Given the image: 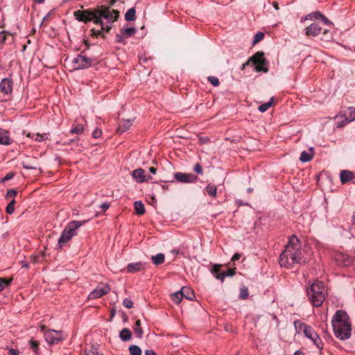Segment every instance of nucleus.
<instances>
[{
	"label": "nucleus",
	"mask_w": 355,
	"mask_h": 355,
	"mask_svg": "<svg viewBox=\"0 0 355 355\" xmlns=\"http://www.w3.org/2000/svg\"><path fill=\"white\" fill-rule=\"evenodd\" d=\"M302 260V250L300 245L295 236L290 239L288 243L286 245L284 252L279 257V264L281 266L291 268L295 263H300Z\"/></svg>",
	"instance_id": "1"
},
{
	"label": "nucleus",
	"mask_w": 355,
	"mask_h": 355,
	"mask_svg": "<svg viewBox=\"0 0 355 355\" xmlns=\"http://www.w3.org/2000/svg\"><path fill=\"white\" fill-rule=\"evenodd\" d=\"M332 326L336 336L341 340L347 339L351 336V322L346 312L338 311L332 319Z\"/></svg>",
	"instance_id": "2"
},
{
	"label": "nucleus",
	"mask_w": 355,
	"mask_h": 355,
	"mask_svg": "<svg viewBox=\"0 0 355 355\" xmlns=\"http://www.w3.org/2000/svg\"><path fill=\"white\" fill-rule=\"evenodd\" d=\"M76 19L80 21L85 23L88 21H93L95 24H99L101 26V30L92 29V35L98 37L99 36L103 31L108 32L111 26L105 25L103 21H101L98 18L96 17V10L92 11L89 10H78L74 13Z\"/></svg>",
	"instance_id": "3"
},
{
	"label": "nucleus",
	"mask_w": 355,
	"mask_h": 355,
	"mask_svg": "<svg viewBox=\"0 0 355 355\" xmlns=\"http://www.w3.org/2000/svg\"><path fill=\"white\" fill-rule=\"evenodd\" d=\"M309 300L314 306H320L325 300L326 289L322 282L315 281L307 291Z\"/></svg>",
	"instance_id": "4"
},
{
	"label": "nucleus",
	"mask_w": 355,
	"mask_h": 355,
	"mask_svg": "<svg viewBox=\"0 0 355 355\" xmlns=\"http://www.w3.org/2000/svg\"><path fill=\"white\" fill-rule=\"evenodd\" d=\"M294 327L297 334L303 333L307 338L310 339L313 342L318 349H322L323 343L312 327L306 324L301 320L295 321Z\"/></svg>",
	"instance_id": "5"
},
{
	"label": "nucleus",
	"mask_w": 355,
	"mask_h": 355,
	"mask_svg": "<svg viewBox=\"0 0 355 355\" xmlns=\"http://www.w3.org/2000/svg\"><path fill=\"white\" fill-rule=\"evenodd\" d=\"M86 222L87 220H73L69 223L62 231L58 239L59 247L62 248L64 243L70 241L73 236L76 235V230Z\"/></svg>",
	"instance_id": "6"
},
{
	"label": "nucleus",
	"mask_w": 355,
	"mask_h": 355,
	"mask_svg": "<svg viewBox=\"0 0 355 355\" xmlns=\"http://www.w3.org/2000/svg\"><path fill=\"white\" fill-rule=\"evenodd\" d=\"M96 17L100 19H105L109 24H112L117 20L119 16V12L116 10L110 9L107 6H101V8L96 9Z\"/></svg>",
	"instance_id": "7"
},
{
	"label": "nucleus",
	"mask_w": 355,
	"mask_h": 355,
	"mask_svg": "<svg viewBox=\"0 0 355 355\" xmlns=\"http://www.w3.org/2000/svg\"><path fill=\"white\" fill-rule=\"evenodd\" d=\"M94 60L85 55H78L72 60V67L74 70L82 69L89 67L93 64Z\"/></svg>",
	"instance_id": "8"
},
{
	"label": "nucleus",
	"mask_w": 355,
	"mask_h": 355,
	"mask_svg": "<svg viewBox=\"0 0 355 355\" xmlns=\"http://www.w3.org/2000/svg\"><path fill=\"white\" fill-rule=\"evenodd\" d=\"M337 120V126L342 128L347 123L355 120V107H349L347 112L343 114H340L336 116Z\"/></svg>",
	"instance_id": "9"
},
{
	"label": "nucleus",
	"mask_w": 355,
	"mask_h": 355,
	"mask_svg": "<svg viewBox=\"0 0 355 355\" xmlns=\"http://www.w3.org/2000/svg\"><path fill=\"white\" fill-rule=\"evenodd\" d=\"M44 338L50 345L58 344L64 339L62 331L53 329L44 331Z\"/></svg>",
	"instance_id": "10"
},
{
	"label": "nucleus",
	"mask_w": 355,
	"mask_h": 355,
	"mask_svg": "<svg viewBox=\"0 0 355 355\" xmlns=\"http://www.w3.org/2000/svg\"><path fill=\"white\" fill-rule=\"evenodd\" d=\"M250 61H252L255 65V70L257 71H268V69L264 67V65L266 64V60L263 57V52H257L250 58Z\"/></svg>",
	"instance_id": "11"
},
{
	"label": "nucleus",
	"mask_w": 355,
	"mask_h": 355,
	"mask_svg": "<svg viewBox=\"0 0 355 355\" xmlns=\"http://www.w3.org/2000/svg\"><path fill=\"white\" fill-rule=\"evenodd\" d=\"M329 31L328 29H323L315 23L311 24L310 26L305 28V35L307 37H316L319 35L321 33L323 35L328 34Z\"/></svg>",
	"instance_id": "12"
},
{
	"label": "nucleus",
	"mask_w": 355,
	"mask_h": 355,
	"mask_svg": "<svg viewBox=\"0 0 355 355\" xmlns=\"http://www.w3.org/2000/svg\"><path fill=\"white\" fill-rule=\"evenodd\" d=\"M111 288L107 284H102L98 286L93 291H92L89 296V300H94L101 297L102 296L107 294Z\"/></svg>",
	"instance_id": "13"
},
{
	"label": "nucleus",
	"mask_w": 355,
	"mask_h": 355,
	"mask_svg": "<svg viewBox=\"0 0 355 355\" xmlns=\"http://www.w3.org/2000/svg\"><path fill=\"white\" fill-rule=\"evenodd\" d=\"M334 259L338 266H349L354 263V259L343 252H336L334 254Z\"/></svg>",
	"instance_id": "14"
},
{
	"label": "nucleus",
	"mask_w": 355,
	"mask_h": 355,
	"mask_svg": "<svg viewBox=\"0 0 355 355\" xmlns=\"http://www.w3.org/2000/svg\"><path fill=\"white\" fill-rule=\"evenodd\" d=\"M175 178L177 181L184 183L195 182L197 180V176L191 173H176Z\"/></svg>",
	"instance_id": "15"
},
{
	"label": "nucleus",
	"mask_w": 355,
	"mask_h": 355,
	"mask_svg": "<svg viewBox=\"0 0 355 355\" xmlns=\"http://www.w3.org/2000/svg\"><path fill=\"white\" fill-rule=\"evenodd\" d=\"M132 176L133 179L138 183H142L148 180L149 179H151L150 175H146L145 174L144 170L141 168L134 170L132 172Z\"/></svg>",
	"instance_id": "16"
},
{
	"label": "nucleus",
	"mask_w": 355,
	"mask_h": 355,
	"mask_svg": "<svg viewBox=\"0 0 355 355\" xmlns=\"http://www.w3.org/2000/svg\"><path fill=\"white\" fill-rule=\"evenodd\" d=\"M146 268V263L144 262L139 261L136 263H129L126 267V271L130 273H135L140 271H144Z\"/></svg>",
	"instance_id": "17"
},
{
	"label": "nucleus",
	"mask_w": 355,
	"mask_h": 355,
	"mask_svg": "<svg viewBox=\"0 0 355 355\" xmlns=\"http://www.w3.org/2000/svg\"><path fill=\"white\" fill-rule=\"evenodd\" d=\"M354 178V173L349 170H343L340 173V179L343 184L347 183Z\"/></svg>",
	"instance_id": "18"
},
{
	"label": "nucleus",
	"mask_w": 355,
	"mask_h": 355,
	"mask_svg": "<svg viewBox=\"0 0 355 355\" xmlns=\"http://www.w3.org/2000/svg\"><path fill=\"white\" fill-rule=\"evenodd\" d=\"M132 125V121L130 119L122 120L119 124V127L116 130L117 132L122 134L128 131Z\"/></svg>",
	"instance_id": "19"
},
{
	"label": "nucleus",
	"mask_w": 355,
	"mask_h": 355,
	"mask_svg": "<svg viewBox=\"0 0 355 355\" xmlns=\"http://www.w3.org/2000/svg\"><path fill=\"white\" fill-rule=\"evenodd\" d=\"M220 268L221 265L215 264L212 266L211 272L217 279L223 282L225 279V275L223 273V271L220 270Z\"/></svg>",
	"instance_id": "20"
},
{
	"label": "nucleus",
	"mask_w": 355,
	"mask_h": 355,
	"mask_svg": "<svg viewBox=\"0 0 355 355\" xmlns=\"http://www.w3.org/2000/svg\"><path fill=\"white\" fill-rule=\"evenodd\" d=\"M0 90L8 94L12 92V83L9 79L4 78L0 83Z\"/></svg>",
	"instance_id": "21"
},
{
	"label": "nucleus",
	"mask_w": 355,
	"mask_h": 355,
	"mask_svg": "<svg viewBox=\"0 0 355 355\" xmlns=\"http://www.w3.org/2000/svg\"><path fill=\"white\" fill-rule=\"evenodd\" d=\"M313 155H314V150H313V148L311 147L309 149V152L303 151L301 153L300 159L302 162H307L311 161L313 159Z\"/></svg>",
	"instance_id": "22"
},
{
	"label": "nucleus",
	"mask_w": 355,
	"mask_h": 355,
	"mask_svg": "<svg viewBox=\"0 0 355 355\" xmlns=\"http://www.w3.org/2000/svg\"><path fill=\"white\" fill-rule=\"evenodd\" d=\"M10 144V138L9 132L3 129L0 128V144L9 145Z\"/></svg>",
	"instance_id": "23"
},
{
	"label": "nucleus",
	"mask_w": 355,
	"mask_h": 355,
	"mask_svg": "<svg viewBox=\"0 0 355 355\" xmlns=\"http://www.w3.org/2000/svg\"><path fill=\"white\" fill-rule=\"evenodd\" d=\"M320 17H322V13L319 11H315L306 15L305 17H302L300 21L304 22L306 20L313 21L315 19H320Z\"/></svg>",
	"instance_id": "24"
},
{
	"label": "nucleus",
	"mask_w": 355,
	"mask_h": 355,
	"mask_svg": "<svg viewBox=\"0 0 355 355\" xmlns=\"http://www.w3.org/2000/svg\"><path fill=\"white\" fill-rule=\"evenodd\" d=\"M119 337L121 340L128 341L130 340L132 337V333L128 329L124 328L120 331Z\"/></svg>",
	"instance_id": "25"
},
{
	"label": "nucleus",
	"mask_w": 355,
	"mask_h": 355,
	"mask_svg": "<svg viewBox=\"0 0 355 355\" xmlns=\"http://www.w3.org/2000/svg\"><path fill=\"white\" fill-rule=\"evenodd\" d=\"M205 192L208 194L209 196L216 198V192H217V187L216 185L213 184H209L206 188Z\"/></svg>",
	"instance_id": "26"
},
{
	"label": "nucleus",
	"mask_w": 355,
	"mask_h": 355,
	"mask_svg": "<svg viewBox=\"0 0 355 355\" xmlns=\"http://www.w3.org/2000/svg\"><path fill=\"white\" fill-rule=\"evenodd\" d=\"M182 293L183 297L186 299L192 300L194 297V293L193 291L189 287H183L180 291Z\"/></svg>",
	"instance_id": "27"
},
{
	"label": "nucleus",
	"mask_w": 355,
	"mask_h": 355,
	"mask_svg": "<svg viewBox=\"0 0 355 355\" xmlns=\"http://www.w3.org/2000/svg\"><path fill=\"white\" fill-rule=\"evenodd\" d=\"M135 212L139 215H142L145 213L144 205L141 201H136L134 203Z\"/></svg>",
	"instance_id": "28"
},
{
	"label": "nucleus",
	"mask_w": 355,
	"mask_h": 355,
	"mask_svg": "<svg viewBox=\"0 0 355 355\" xmlns=\"http://www.w3.org/2000/svg\"><path fill=\"white\" fill-rule=\"evenodd\" d=\"M151 259L154 264L159 265L164 262L165 256L162 253H159L155 256H152Z\"/></svg>",
	"instance_id": "29"
},
{
	"label": "nucleus",
	"mask_w": 355,
	"mask_h": 355,
	"mask_svg": "<svg viewBox=\"0 0 355 355\" xmlns=\"http://www.w3.org/2000/svg\"><path fill=\"white\" fill-rule=\"evenodd\" d=\"M13 278H3L0 277V293L4 290L5 288L9 286L12 282Z\"/></svg>",
	"instance_id": "30"
},
{
	"label": "nucleus",
	"mask_w": 355,
	"mask_h": 355,
	"mask_svg": "<svg viewBox=\"0 0 355 355\" xmlns=\"http://www.w3.org/2000/svg\"><path fill=\"white\" fill-rule=\"evenodd\" d=\"M136 11L134 8L128 10L125 14V19L128 21H134L135 19Z\"/></svg>",
	"instance_id": "31"
},
{
	"label": "nucleus",
	"mask_w": 355,
	"mask_h": 355,
	"mask_svg": "<svg viewBox=\"0 0 355 355\" xmlns=\"http://www.w3.org/2000/svg\"><path fill=\"white\" fill-rule=\"evenodd\" d=\"M134 332H135V335L138 338H141L142 337V336H143V330H142V328L141 327V321H140V320H137L135 322V327H134Z\"/></svg>",
	"instance_id": "32"
},
{
	"label": "nucleus",
	"mask_w": 355,
	"mask_h": 355,
	"mask_svg": "<svg viewBox=\"0 0 355 355\" xmlns=\"http://www.w3.org/2000/svg\"><path fill=\"white\" fill-rule=\"evenodd\" d=\"M273 103H274V98L272 97L270 98V100L268 102L263 103L261 105H259L258 107V110L261 112H264L267 111L273 105Z\"/></svg>",
	"instance_id": "33"
},
{
	"label": "nucleus",
	"mask_w": 355,
	"mask_h": 355,
	"mask_svg": "<svg viewBox=\"0 0 355 355\" xmlns=\"http://www.w3.org/2000/svg\"><path fill=\"white\" fill-rule=\"evenodd\" d=\"M32 139L36 141L41 142L44 140L49 139V134H33L32 136Z\"/></svg>",
	"instance_id": "34"
},
{
	"label": "nucleus",
	"mask_w": 355,
	"mask_h": 355,
	"mask_svg": "<svg viewBox=\"0 0 355 355\" xmlns=\"http://www.w3.org/2000/svg\"><path fill=\"white\" fill-rule=\"evenodd\" d=\"M29 344L34 353L37 355L39 354V342L32 338L30 340Z\"/></svg>",
	"instance_id": "35"
},
{
	"label": "nucleus",
	"mask_w": 355,
	"mask_h": 355,
	"mask_svg": "<svg viewBox=\"0 0 355 355\" xmlns=\"http://www.w3.org/2000/svg\"><path fill=\"white\" fill-rule=\"evenodd\" d=\"M122 33L126 37H130L135 34L136 29L135 28L127 27L122 30Z\"/></svg>",
	"instance_id": "36"
},
{
	"label": "nucleus",
	"mask_w": 355,
	"mask_h": 355,
	"mask_svg": "<svg viewBox=\"0 0 355 355\" xmlns=\"http://www.w3.org/2000/svg\"><path fill=\"white\" fill-rule=\"evenodd\" d=\"M84 132V125L83 124H76L71 130L72 134H82Z\"/></svg>",
	"instance_id": "37"
},
{
	"label": "nucleus",
	"mask_w": 355,
	"mask_h": 355,
	"mask_svg": "<svg viewBox=\"0 0 355 355\" xmlns=\"http://www.w3.org/2000/svg\"><path fill=\"white\" fill-rule=\"evenodd\" d=\"M129 352L130 355H141V349L137 345H130Z\"/></svg>",
	"instance_id": "38"
},
{
	"label": "nucleus",
	"mask_w": 355,
	"mask_h": 355,
	"mask_svg": "<svg viewBox=\"0 0 355 355\" xmlns=\"http://www.w3.org/2000/svg\"><path fill=\"white\" fill-rule=\"evenodd\" d=\"M183 297H184L181 291L176 292L175 293L171 295L172 300L176 304H179L182 301Z\"/></svg>",
	"instance_id": "39"
},
{
	"label": "nucleus",
	"mask_w": 355,
	"mask_h": 355,
	"mask_svg": "<svg viewBox=\"0 0 355 355\" xmlns=\"http://www.w3.org/2000/svg\"><path fill=\"white\" fill-rule=\"evenodd\" d=\"M15 200H12L10 202L6 207V212L8 214H12L15 211Z\"/></svg>",
	"instance_id": "40"
},
{
	"label": "nucleus",
	"mask_w": 355,
	"mask_h": 355,
	"mask_svg": "<svg viewBox=\"0 0 355 355\" xmlns=\"http://www.w3.org/2000/svg\"><path fill=\"white\" fill-rule=\"evenodd\" d=\"M248 289L246 287H243L240 290L239 297L242 300H245L248 297Z\"/></svg>",
	"instance_id": "41"
},
{
	"label": "nucleus",
	"mask_w": 355,
	"mask_h": 355,
	"mask_svg": "<svg viewBox=\"0 0 355 355\" xmlns=\"http://www.w3.org/2000/svg\"><path fill=\"white\" fill-rule=\"evenodd\" d=\"M264 37V34L261 32H258L254 37L253 44H256L261 41Z\"/></svg>",
	"instance_id": "42"
},
{
	"label": "nucleus",
	"mask_w": 355,
	"mask_h": 355,
	"mask_svg": "<svg viewBox=\"0 0 355 355\" xmlns=\"http://www.w3.org/2000/svg\"><path fill=\"white\" fill-rule=\"evenodd\" d=\"M207 79L208 81L214 87H218L220 84L218 78L215 76H209Z\"/></svg>",
	"instance_id": "43"
},
{
	"label": "nucleus",
	"mask_w": 355,
	"mask_h": 355,
	"mask_svg": "<svg viewBox=\"0 0 355 355\" xmlns=\"http://www.w3.org/2000/svg\"><path fill=\"white\" fill-rule=\"evenodd\" d=\"M123 305L127 309L133 307V302L129 298H125L123 301Z\"/></svg>",
	"instance_id": "44"
},
{
	"label": "nucleus",
	"mask_w": 355,
	"mask_h": 355,
	"mask_svg": "<svg viewBox=\"0 0 355 355\" xmlns=\"http://www.w3.org/2000/svg\"><path fill=\"white\" fill-rule=\"evenodd\" d=\"M223 273L225 275V278L226 277H232L236 274V268H230L226 271H223Z\"/></svg>",
	"instance_id": "45"
},
{
	"label": "nucleus",
	"mask_w": 355,
	"mask_h": 355,
	"mask_svg": "<svg viewBox=\"0 0 355 355\" xmlns=\"http://www.w3.org/2000/svg\"><path fill=\"white\" fill-rule=\"evenodd\" d=\"M16 196L17 191L14 189L8 190L6 193V198L8 199L12 198V200H15Z\"/></svg>",
	"instance_id": "46"
},
{
	"label": "nucleus",
	"mask_w": 355,
	"mask_h": 355,
	"mask_svg": "<svg viewBox=\"0 0 355 355\" xmlns=\"http://www.w3.org/2000/svg\"><path fill=\"white\" fill-rule=\"evenodd\" d=\"M102 135V130L99 128H96L92 132V137L95 139L99 138Z\"/></svg>",
	"instance_id": "47"
},
{
	"label": "nucleus",
	"mask_w": 355,
	"mask_h": 355,
	"mask_svg": "<svg viewBox=\"0 0 355 355\" xmlns=\"http://www.w3.org/2000/svg\"><path fill=\"white\" fill-rule=\"evenodd\" d=\"M324 24L328 26H333V23L329 20L324 15L322 14V17H320V19Z\"/></svg>",
	"instance_id": "48"
},
{
	"label": "nucleus",
	"mask_w": 355,
	"mask_h": 355,
	"mask_svg": "<svg viewBox=\"0 0 355 355\" xmlns=\"http://www.w3.org/2000/svg\"><path fill=\"white\" fill-rule=\"evenodd\" d=\"M194 171L199 174L202 173V168L200 164L198 163L195 165Z\"/></svg>",
	"instance_id": "49"
},
{
	"label": "nucleus",
	"mask_w": 355,
	"mask_h": 355,
	"mask_svg": "<svg viewBox=\"0 0 355 355\" xmlns=\"http://www.w3.org/2000/svg\"><path fill=\"white\" fill-rule=\"evenodd\" d=\"M6 40V35L4 31L0 32V43H3Z\"/></svg>",
	"instance_id": "50"
},
{
	"label": "nucleus",
	"mask_w": 355,
	"mask_h": 355,
	"mask_svg": "<svg viewBox=\"0 0 355 355\" xmlns=\"http://www.w3.org/2000/svg\"><path fill=\"white\" fill-rule=\"evenodd\" d=\"M110 204L108 202H104L101 205V207L102 208L103 211H105L108 208L110 207Z\"/></svg>",
	"instance_id": "51"
},
{
	"label": "nucleus",
	"mask_w": 355,
	"mask_h": 355,
	"mask_svg": "<svg viewBox=\"0 0 355 355\" xmlns=\"http://www.w3.org/2000/svg\"><path fill=\"white\" fill-rule=\"evenodd\" d=\"M241 254L239 253H235L232 257V261H237L239 260L240 258H241Z\"/></svg>",
	"instance_id": "52"
},
{
	"label": "nucleus",
	"mask_w": 355,
	"mask_h": 355,
	"mask_svg": "<svg viewBox=\"0 0 355 355\" xmlns=\"http://www.w3.org/2000/svg\"><path fill=\"white\" fill-rule=\"evenodd\" d=\"M145 355H157L155 351L151 349H148L145 351Z\"/></svg>",
	"instance_id": "53"
},
{
	"label": "nucleus",
	"mask_w": 355,
	"mask_h": 355,
	"mask_svg": "<svg viewBox=\"0 0 355 355\" xmlns=\"http://www.w3.org/2000/svg\"><path fill=\"white\" fill-rule=\"evenodd\" d=\"M9 354L10 355H19V351L17 349H10Z\"/></svg>",
	"instance_id": "54"
},
{
	"label": "nucleus",
	"mask_w": 355,
	"mask_h": 355,
	"mask_svg": "<svg viewBox=\"0 0 355 355\" xmlns=\"http://www.w3.org/2000/svg\"><path fill=\"white\" fill-rule=\"evenodd\" d=\"M199 139L202 144H206L209 141V139L208 137H200Z\"/></svg>",
	"instance_id": "55"
},
{
	"label": "nucleus",
	"mask_w": 355,
	"mask_h": 355,
	"mask_svg": "<svg viewBox=\"0 0 355 355\" xmlns=\"http://www.w3.org/2000/svg\"><path fill=\"white\" fill-rule=\"evenodd\" d=\"M40 331L43 333L44 335V331H48L46 329V327L44 324H41L40 326Z\"/></svg>",
	"instance_id": "56"
},
{
	"label": "nucleus",
	"mask_w": 355,
	"mask_h": 355,
	"mask_svg": "<svg viewBox=\"0 0 355 355\" xmlns=\"http://www.w3.org/2000/svg\"><path fill=\"white\" fill-rule=\"evenodd\" d=\"M13 177V174L12 173H8L6 176L4 178V180H7L9 179H11Z\"/></svg>",
	"instance_id": "57"
},
{
	"label": "nucleus",
	"mask_w": 355,
	"mask_h": 355,
	"mask_svg": "<svg viewBox=\"0 0 355 355\" xmlns=\"http://www.w3.org/2000/svg\"><path fill=\"white\" fill-rule=\"evenodd\" d=\"M293 355H305V354L300 350L296 351Z\"/></svg>",
	"instance_id": "58"
},
{
	"label": "nucleus",
	"mask_w": 355,
	"mask_h": 355,
	"mask_svg": "<svg viewBox=\"0 0 355 355\" xmlns=\"http://www.w3.org/2000/svg\"><path fill=\"white\" fill-rule=\"evenodd\" d=\"M272 6L277 10L279 9L277 2L274 1L272 2Z\"/></svg>",
	"instance_id": "59"
},
{
	"label": "nucleus",
	"mask_w": 355,
	"mask_h": 355,
	"mask_svg": "<svg viewBox=\"0 0 355 355\" xmlns=\"http://www.w3.org/2000/svg\"><path fill=\"white\" fill-rule=\"evenodd\" d=\"M150 172L152 173L153 174H155L156 173V171H157V169L155 168V167H150V169H149Z\"/></svg>",
	"instance_id": "60"
},
{
	"label": "nucleus",
	"mask_w": 355,
	"mask_h": 355,
	"mask_svg": "<svg viewBox=\"0 0 355 355\" xmlns=\"http://www.w3.org/2000/svg\"><path fill=\"white\" fill-rule=\"evenodd\" d=\"M116 41L118 42H122L123 41V37L121 35H117L116 36Z\"/></svg>",
	"instance_id": "61"
},
{
	"label": "nucleus",
	"mask_w": 355,
	"mask_h": 355,
	"mask_svg": "<svg viewBox=\"0 0 355 355\" xmlns=\"http://www.w3.org/2000/svg\"><path fill=\"white\" fill-rule=\"evenodd\" d=\"M37 257H38L37 256H33V257H31V259H33V261L34 263L37 261Z\"/></svg>",
	"instance_id": "62"
},
{
	"label": "nucleus",
	"mask_w": 355,
	"mask_h": 355,
	"mask_svg": "<svg viewBox=\"0 0 355 355\" xmlns=\"http://www.w3.org/2000/svg\"><path fill=\"white\" fill-rule=\"evenodd\" d=\"M34 1L37 3H42L44 1V0H34Z\"/></svg>",
	"instance_id": "63"
},
{
	"label": "nucleus",
	"mask_w": 355,
	"mask_h": 355,
	"mask_svg": "<svg viewBox=\"0 0 355 355\" xmlns=\"http://www.w3.org/2000/svg\"><path fill=\"white\" fill-rule=\"evenodd\" d=\"M33 134H31V133H27V134H26V137L32 139V136H33Z\"/></svg>",
	"instance_id": "64"
}]
</instances>
